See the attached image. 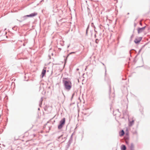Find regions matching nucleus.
<instances>
[{"instance_id": "obj_1", "label": "nucleus", "mask_w": 150, "mask_h": 150, "mask_svg": "<svg viewBox=\"0 0 150 150\" xmlns=\"http://www.w3.org/2000/svg\"><path fill=\"white\" fill-rule=\"evenodd\" d=\"M62 83L65 89L68 91H69L71 88V81L68 80L67 78H65L62 80Z\"/></svg>"}, {"instance_id": "obj_2", "label": "nucleus", "mask_w": 150, "mask_h": 150, "mask_svg": "<svg viewBox=\"0 0 150 150\" xmlns=\"http://www.w3.org/2000/svg\"><path fill=\"white\" fill-rule=\"evenodd\" d=\"M67 135L65 134H63L59 137L58 140L60 142L62 141V142H64L67 139Z\"/></svg>"}, {"instance_id": "obj_3", "label": "nucleus", "mask_w": 150, "mask_h": 150, "mask_svg": "<svg viewBox=\"0 0 150 150\" xmlns=\"http://www.w3.org/2000/svg\"><path fill=\"white\" fill-rule=\"evenodd\" d=\"M65 122V118L64 117L62 118L60 121L59 124L58 126V129H61L62 128L63 125H64Z\"/></svg>"}, {"instance_id": "obj_4", "label": "nucleus", "mask_w": 150, "mask_h": 150, "mask_svg": "<svg viewBox=\"0 0 150 150\" xmlns=\"http://www.w3.org/2000/svg\"><path fill=\"white\" fill-rule=\"evenodd\" d=\"M38 14V13L37 12H35L34 13H31L29 15L25 16H23V18L24 19H26V18L28 17H33L36 16Z\"/></svg>"}, {"instance_id": "obj_5", "label": "nucleus", "mask_w": 150, "mask_h": 150, "mask_svg": "<svg viewBox=\"0 0 150 150\" xmlns=\"http://www.w3.org/2000/svg\"><path fill=\"white\" fill-rule=\"evenodd\" d=\"M142 39V37H139L137 38H136L134 40L135 43L137 44L139 43Z\"/></svg>"}, {"instance_id": "obj_6", "label": "nucleus", "mask_w": 150, "mask_h": 150, "mask_svg": "<svg viewBox=\"0 0 150 150\" xmlns=\"http://www.w3.org/2000/svg\"><path fill=\"white\" fill-rule=\"evenodd\" d=\"M146 26H144L141 28H139L137 30V32L139 34L142 32L145 29Z\"/></svg>"}, {"instance_id": "obj_7", "label": "nucleus", "mask_w": 150, "mask_h": 150, "mask_svg": "<svg viewBox=\"0 0 150 150\" xmlns=\"http://www.w3.org/2000/svg\"><path fill=\"white\" fill-rule=\"evenodd\" d=\"M46 72V69H43L42 70V73H41V75H42V78L45 75V74Z\"/></svg>"}, {"instance_id": "obj_8", "label": "nucleus", "mask_w": 150, "mask_h": 150, "mask_svg": "<svg viewBox=\"0 0 150 150\" xmlns=\"http://www.w3.org/2000/svg\"><path fill=\"white\" fill-rule=\"evenodd\" d=\"M121 150H126V147L125 145L122 144L121 146Z\"/></svg>"}, {"instance_id": "obj_9", "label": "nucleus", "mask_w": 150, "mask_h": 150, "mask_svg": "<svg viewBox=\"0 0 150 150\" xmlns=\"http://www.w3.org/2000/svg\"><path fill=\"white\" fill-rule=\"evenodd\" d=\"M125 132L123 130H122L119 133V134L120 136H123Z\"/></svg>"}, {"instance_id": "obj_10", "label": "nucleus", "mask_w": 150, "mask_h": 150, "mask_svg": "<svg viewBox=\"0 0 150 150\" xmlns=\"http://www.w3.org/2000/svg\"><path fill=\"white\" fill-rule=\"evenodd\" d=\"M73 136V134H71V135L68 142H70V143H71L72 142Z\"/></svg>"}, {"instance_id": "obj_11", "label": "nucleus", "mask_w": 150, "mask_h": 150, "mask_svg": "<svg viewBox=\"0 0 150 150\" xmlns=\"http://www.w3.org/2000/svg\"><path fill=\"white\" fill-rule=\"evenodd\" d=\"M134 120H132V121H129V126H132L134 123Z\"/></svg>"}, {"instance_id": "obj_12", "label": "nucleus", "mask_w": 150, "mask_h": 150, "mask_svg": "<svg viewBox=\"0 0 150 150\" xmlns=\"http://www.w3.org/2000/svg\"><path fill=\"white\" fill-rule=\"evenodd\" d=\"M130 150H134V145L132 143L131 144L130 147Z\"/></svg>"}, {"instance_id": "obj_13", "label": "nucleus", "mask_w": 150, "mask_h": 150, "mask_svg": "<svg viewBox=\"0 0 150 150\" xmlns=\"http://www.w3.org/2000/svg\"><path fill=\"white\" fill-rule=\"evenodd\" d=\"M75 53V52H70V53H69V54H68L67 57H66V58L65 59V62H66V60L67 58L71 54H73V53Z\"/></svg>"}, {"instance_id": "obj_14", "label": "nucleus", "mask_w": 150, "mask_h": 150, "mask_svg": "<svg viewBox=\"0 0 150 150\" xmlns=\"http://www.w3.org/2000/svg\"><path fill=\"white\" fill-rule=\"evenodd\" d=\"M89 25H88L87 26V29H86V35H87V34H88V32L89 30Z\"/></svg>"}, {"instance_id": "obj_15", "label": "nucleus", "mask_w": 150, "mask_h": 150, "mask_svg": "<svg viewBox=\"0 0 150 150\" xmlns=\"http://www.w3.org/2000/svg\"><path fill=\"white\" fill-rule=\"evenodd\" d=\"M71 143H70L69 142H68L67 143V145H66V147L67 149H68L69 146H70V145Z\"/></svg>"}, {"instance_id": "obj_16", "label": "nucleus", "mask_w": 150, "mask_h": 150, "mask_svg": "<svg viewBox=\"0 0 150 150\" xmlns=\"http://www.w3.org/2000/svg\"><path fill=\"white\" fill-rule=\"evenodd\" d=\"M112 95H113V97H112V98L110 96H109V98H110V99H111L112 100H113V99H114V97L115 96V94H114V93H113L112 94Z\"/></svg>"}, {"instance_id": "obj_17", "label": "nucleus", "mask_w": 150, "mask_h": 150, "mask_svg": "<svg viewBox=\"0 0 150 150\" xmlns=\"http://www.w3.org/2000/svg\"><path fill=\"white\" fill-rule=\"evenodd\" d=\"M109 94H110V92H111V86L110 85V84L109 85Z\"/></svg>"}, {"instance_id": "obj_18", "label": "nucleus", "mask_w": 150, "mask_h": 150, "mask_svg": "<svg viewBox=\"0 0 150 150\" xmlns=\"http://www.w3.org/2000/svg\"><path fill=\"white\" fill-rule=\"evenodd\" d=\"M99 40L98 39H96V40L95 42L96 43L98 44V43L99 42Z\"/></svg>"}, {"instance_id": "obj_19", "label": "nucleus", "mask_w": 150, "mask_h": 150, "mask_svg": "<svg viewBox=\"0 0 150 150\" xmlns=\"http://www.w3.org/2000/svg\"><path fill=\"white\" fill-rule=\"evenodd\" d=\"M142 49V47L139 50V51L138 52V54H137V55H138L140 53V52H141Z\"/></svg>"}, {"instance_id": "obj_20", "label": "nucleus", "mask_w": 150, "mask_h": 150, "mask_svg": "<svg viewBox=\"0 0 150 150\" xmlns=\"http://www.w3.org/2000/svg\"><path fill=\"white\" fill-rule=\"evenodd\" d=\"M75 93H74L72 94V97H71V99L73 98V96H74V95H75Z\"/></svg>"}, {"instance_id": "obj_21", "label": "nucleus", "mask_w": 150, "mask_h": 150, "mask_svg": "<svg viewBox=\"0 0 150 150\" xmlns=\"http://www.w3.org/2000/svg\"><path fill=\"white\" fill-rule=\"evenodd\" d=\"M43 100V98L42 97L41 98V99L40 100V102L42 103V101Z\"/></svg>"}, {"instance_id": "obj_22", "label": "nucleus", "mask_w": 150, "mask_h": 150, "mask_svg": "<svg viewBox=\"0 0 150 150\" xmlns=\"http://www.w3.org/2000/svg\"><path fill=\"white\" fill-rule=\"evenodd\" d=\"M133 37H134V35H133V34H132L130 37L131 40L132 39V38H133Z\"/></svg>"}, {"instance_id": "obj_23", "label": "nucleus", "mask_w": 150, "mask_h": 150, "mask_svg": "<svg viewBox=\"0 0 150 150\" xmlns=\"http://www.w3.org/2000/svg\"><path fill=\"white\" fill-rule=\"evenodd\" d=\"M42 104V103L40 102V103L39 104V106L40 107H41V105Z\"/></svg>"}, {"instance_id": "obj_24", "label": "nucleus", "mask_w": 150, "mask_h": 150, "mask_svg": "<svg viewBox=\"0 0 150 150\" xmlns=\"http://www.w3.org/2000/svg\"><path fill=\"white\" fill-rule=\"evenodd\" d=\"M23 21V20H21V21H19L20 22H22Z\"/></svg>"}, {"instance_id": "obj_25", "label": "nucleus", "mask_w": 150, "mask_h": 150, "mask_svg": "<svg viewBox=\"0 0 150 150\" xmlns=\"http://www.w3.org/2000/svg\"><path fill=\"white\" fill-rule=\"evenodd\" d=\"M139 24L140 25H142V23L141 22H140Z\"/></svg>"}, {"instance_id": "obj_26", "label": "nucleus", "mask_w": 150, "mask_h": 150, "mask_svg": "<svg viewBox=\"0 0 150 150\" xmlns=\"http://www.w3.org/2000/svg\"><path fill=\"white\" fill-rule=\"evenodd\" d=\"M134 26L135 27L136 26V24L135 23H134Z\"/></svg>"}, {"instance_id": "obj_27", "label": "nucleus", "mask_w": 150, "mask_h": 150, "mask_svg": "<svg viewBox=\"0 0 150 150\" xmlns=\"http://www.w3.org/2000/svg\"><path fill=\"white\" fill-rule=\"evenodd\" d=\"M62 19H60L59 20V22H61V21H62Z\"/></svg>"}, {"instance_id": "obj_28", "label": "nucleus", "mask_w": 150, "mask_h": 150, "mask_svg": "<svg viewBox=\"0 0 150 150\" xmlns=\"http://www.w3.org/2000/svg\"><path fill=\"white\" fill-rule=\"evenodd\" d=\"M126 144H128V142H127V141H126Z\"/></svg>"}, {"instance_id": "obj_29", "label": "nucleus", "mask_w": 150, "mask_h": 150, "mask_svg": "<svg viewBox=\"0 0 150 150\" xmlns=\"http://www.w3.org/2000/svg\"><path fill=\"white\" fill-rule=\"evenodd\" d=\"M15 27H13V28H12V29H13V30H15V29H15Z\"/></svg>"}, {"instance_id": "obj_30", "label": "nucleus", "mask_w": 150, "mask_h": 150, "mask_svg": "<svg viewBox=\"0 0 150 150\" xmlns=\"http://www.w3.org/2000/svg\"><path fill=\"white\" fill-rule=\"evenodd\" d=\"M94 36H95V38H96V34H95L94 35Z\"/></svg>"}, {"instance_id": "obj_31", "label": "nucleus", "mask_w": 150, "mask_h": 150, "mask_svg": "<svg viewBox=\"0 0 150 150\" xmlns=\"http://www.w3.org/2000/svg\"><path fill=\"white\" fill-rule=\"evenodd\" d=\"M58 49L59 50H62L61 48H59Z\"/></svg>"}, {"instance_id": "obj_32", "label": "nucleus", "mask_w": 150, "mask_h": 150, "mask_svg": "<svg viewBox=\"0 0 150 150\" xmlns=\"http://www.w3.org/2000/svg\"><path fill=\"white\" fill-rule=\"evenodd\" d=\"M132 50H131L130 51H129V53L130 54H131V51Z\"/></svg>"}, {"instance_id": "obj_33", "label": "nucleus", "mask_w": 150, "mask_h": 150, "mask_svg": "<svg viewBox=\"0 0 150 150\" xmlns=\"http://www.w3.org/2000/svg\"><path fill=\"white\" fill-rule=\"evenodd\" d=\"M24 24H20V25H23Z\"/></svg>"}, {"instance_id": "obj_34", "label": "nucleus", "mask_w": 150, "mask_h": 150, "mask_svg": "<svg viewBox=\"0 0 150 150\" xmlns=\"http://www.w3.org/2000/svg\"><path fill=\"white\" fill-rule=\"evenodd\" d=\"M38 110H40V108H38Z\"/></svg>"}, {"instance_id": "obj_35", "label": "nucleus", "mask_w": 150, "mask_h": 150, "mask_svg": "<svg viewBox=\"0 0 150 150\" xmlns=\"http://www.w3.org/2000/svg\"><path fill=\"white\" fill-rule=\"evenodd\" d=\"M106 70H105V75L106 74Z\"/></svg>"}, {"instance_id": "obj_36", "label": "nucleus", "mask_w": 150, "mask_h": 150, "mask_svg": "<svg viewBox=\"0 0 150 150\" xmlns=\"http://www.w3.org/2000/svg\"><path fill=\"white\" fill-rule=\"evenodd\" d=\"M102 64H103V65L105 66V65H104V64H103V63H102Z\"/></svg>"}, {"instance_id": "obj_37", "label": "nucleus", "mask_w": 150, "mask_h": 150, "mask_svg": "<svg viewBox=\"0 0 150 150\" xmlns=\"http://www.w3.org/2000/svg\"><path fill=\"white\" fill-rule=\"evenodd\" d=\"M63 93V95H64V94L63 93Z\"/></svg>"}, {"instance_id": "obj_38", "label": "nucleus", "mask_w": 150, "mask_h": 150, "mask_svg": "<svg viewBox=\"0 0 150 150\" xmlns=\"http://www.w3.org/2000/svg\"><path fill=\"white\" fill-rule=\"evenodd\" d=\"M117 19H116V20H115V22H116V21H117Z\"/></svg>"}, {"instance_id": "obj_39", "label": "nucleus", "mask_w": 150, "mask_h": 150, "mask_svg": "<svg viewBox=\"0 0 150 150\" xmlns=\"http://www.w3.org/2000/svg\"><path fill=\"white\" fill-rule=\"evenodd\" d=\"M49 57H50V56L49 55Z\"/></svg>"}, {"instance_id": "obj_40", "label": "nucleus", "mask_w": 150, "mask_h": 150, "mask_svg": "<svg viewBox=\"0 0 150 150\" xmlns=\"http://www.w3.org/2000/svg\"><path fill=\"white\" fill-rule=\"evenodd\" d=\"M91 24H92V25H93V23H91Z\"/></svg>"}, {"instance_id": "obj_41", "label": "nucleus", "mask_w": 150, "mask_h": 150, "mask_svg": "<svg viewBox=\"0 0 150 150\" xmlns=\"http://www.w3.org/2000/svg\"><path fill=\"white\" fill-rule=\"evenodd\" d=\"M108 20L109 21H110V19H108Z\"/></svg>"}, {"instance_id": "obj_42", "label": "nucleus", "mask_w": 150, "mask_h": 150, "mask_svg": "<svg viewBox=\"0 0 150 150\" xmlns=\"http://www.w3.org/2000/svg\"><path fill=\"white\" fill-rule=\"evenodd\" d=\"M101 33H100V35H101Z\"/></svg>"}, {"instance_id": "obj_43", "label": "nucleus", "mask_w": 150, "mask_h": 150, "mask_svg": "<svg viewBox=\"0 0 150 150\" xmlns=\"http://www.w3.org/2000/svg\"><path fill=\"white\" fill-rule=\"evenodd\" d=\"M77 70H79V69H77Z\"/></svg>"}]
</instances>
